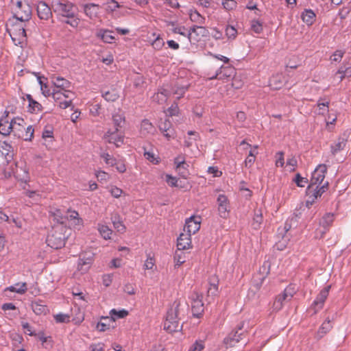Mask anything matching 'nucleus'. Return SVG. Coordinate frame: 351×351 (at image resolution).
<instances>
[{"label": "nucleus", "instance_id": "f257e3e1", "mask_svg": "<svg viewBox=\"0 0 351 351\" xmlns=\"http://www.w3.org/2000/svg\"><path fill=\"white\" fill-rule=\"evenodd\" d=\"M24 22L10 19L6 24V29L13 43L16 46L23 47L26 41V33Z\"/></svg>", "mask_w": 351, "mask_h": 351}, {"label": "nucleus", "instance_id": "f03ea898", "mask_svg": "<svg viewBox=\"0 0 351 351\" xmlns=\"http://www.w3.org/2000/svg\"><path fill=\"white\" fill-rule=\"evenodd\" d=\"M12 133L14 136L26 141H31L34 137V130L32 125L26 126L25 121L21 117L12 119Z\"/></svg>", "mask_w": 351, "mask_h": 351}, {"label": "nucleus", "instance_id": "7ed1b4c3", "mask_svg": "<svg viewBox=\"0 0 351 351\" xmlns=\"http://www.w3.org/2000/svg\"><path fill=\"white\" fill-rule=\"evenodd\" d=\"M180 302L175 301L167 313L164 322V329L168 332L178 331L180 328L179 318Z\"/></svg>", "mask_w": 351, "mask_h": 351}, {"label": "nucleus", "instance_id": "20e7f679", "mask_svg": "<svg viewBox=\"0 0 351 351\" xmlns=\"http://www.w3.org/2000/svg\"><path fill=\"white\" fill-rule=\"evenodd\" d=\"M296 292L297 289L295 285L291 284L288 285L282 293L276 296L272 304L273 311H280L283 308L285 302L290 301Z\"/></svg>", "mask_w": 351, "mask_h": 351}, {"label": "nucleus", "instance_id": "39448f33", "mask_svg": "<svg viewBox=\"0 0 351 351\" xmlns=\"http://www.w3.org/2000/svg\"><path fill=\"white\" fill-rule=\"evenodd\" d=\"M14 17L15 21L27 22L32 16V8L28 1H16L13 8Z\"/></svg>", "mask_w": 351, "mask_h": 351}, {"label": "nucleus", "instance_id": "423d86ee", "mask_svg": "<svg viewBox=\"0 0 351 351\" xmlns=\"http://www.w3.org/2000/svg\"><path fill=\"white\" fill-rule=\"evenodd\" d=\"M244 324L240 323L236 330H232L224 339L223 343L227 348H231L236 346L243 338V332L241 331Z\"/></svg>", "mask_w": 351, "mask_h": 351}, {"label": "nucleus", "instance_id": "0eeeda50", "mask_svg": "<svg viewBox=\"0 0 351 351\" xmlns=\"http://www.w3.org/2000/svg\"><path fill=\"white\" fill-rule=\"evenodd\" d=\"M327 166L324 164L319 165L312 173L308 190L315 185H320L325 178Z\"/></svg>", "mask_w": 351, "mask_h": 351}, {"label": "nucleus", "instance_id": "6e6552de", "mask_svg": "<svg viewBox=\"0 0 351 351\" xmlns=\"http://www.w3.org/2000/svg\"><path fill=\"white\" fill-rule=\"evenodd\" d=\"M94 262V254L84 253L80 255L77 263V270L82 274H85L88 271L92 264Z\"/></svg>", "mask_w": 351, "mask_h": 351}, {"label": "nucleus", "instance_id": "1a4fd4ad", "mask_svg": "<svg viewBox=\"0 0 351 351\" xmlns=\"http://www.w3.org/2000/svg\"><path fill=\"white\" fill-rule=\"evenodd\" d=\"M330 289V285L326 286L322 289L312 303L311 308L314 310L315 313L324 307V303L328 296Z\"/></svg>", "mask_w": 351, "mask_h": 351}, {"label": "nucleus", "instance_id": "9d476101", "mask_svg": "<svg viewBox=\"0 0 351 351\" xmlns=\"http://www.w3.org/2000/svg\"><path fill=\"white\" fill-rule=\"evenodd\" d=\"M67 224L69 228L80 230L83 227L84 222L77 211L67 210Z\"/></svg>", "mask_w": 351, "mask_h": 351}, {"label": "nucleus", "instance_id": "9b49d317", "mask_svg": "<svg viewBox=\"0 0 351 351\" xmlns=\"http://www.w3.org/2000/svg\"><path fill=\"white\" fill-rule=\"evenodd\" d=\"M207 34L208 30L204 27L194 25L188 32L187 38L191 43H197Z\"/></svg>", "mask_w": 351, "mask_h": 351}, {"label": "nucleus", "instance_id": "f8f14e48", "mask_svg": "<svg viewBox=\"0 0 351 351\" xmlns=\"http://www.w3.org/2000/svg\"><path fill=\"white\" fill-rule=\"evenodd\" d=\"M105 140L109 143H112L116 147H121L124 143V135L119 132L117 128L114 131H108L104 135Z\"/></svg>", "mask_w": 351, "mask_h": 351}, {"label": "nucleus", "instance_id": "ddd939ff", "mask_svg": "<svg viewBox=\"0 0 351 351\" xmlns=\"http://www.w3.org/2000/svg\"><path fill=\"white\" fill-rule=\"evenodd\" d=\"M191 310L194 316L199 317L204 312L202 296L196 292L191 294Z\"/></svg>", "mask_w": 351, "mask_h": 351}, {"label": "nucleus", "instance_id": "4468645a", "mask_svg": "<svg viewBox=\"0 0 351 351\" xmlns=\"http://www.w3.org/2000/svg\"><path fill=\"white\" fill-rule=\"evenodd\" d=\"M200 226L201 217L199 216H191L186 219L183 230L191 234H194L199 230Z\"/></svg>", "mask_w": 351, "mask_h": 351}, {"label": "nucleus", "instance_id": "2eb2a0df", "mask_svg": "<svg viewBox=\"0 0 351 351\" xmlns=\"http://www.w3.org/2000/svg\"><path fill=\"white\" fill-rule=\"evenodd\" d=\"M218 212L221 217L227 218L230 213V202L228 197L220 194L217 197Z\"/></svg>", "mask_w": 351, "mask_h": 351}, {"label": "nucleus", "instance_id": "dca6fc26", "mask_svg": "<svg viewBox=\"0 0 351 351\" xmlns=\"http://www.w3.org/2000/svg\"><path fill=\"white\" fill-rule=\"evenodd\" d=\"M191 235L190 233L183 230V232L178 238V250H184L192 247Z\"/></svg>", "mask_w": 351, "mask_h": 351}, {"label": "nucleus", "instance_id": "f3484780", "mask_svg": "<svg viewBox=\"0 0 351 351\" xmlns=\"http://www.w3.org/2000/svg\"><path fill=\"white\" fill-rule=\"evenodd\" d=\"M49 246L54 249H60L65 245V238L57 234L49 235L47 239Z\"/></svg>", "mask_w": 351, "mask_h": 351}, {"label": "nucleus", "instance_id": "a211bd4d", "mask_svg": "<svg viewBox=\"0 0 351 351\" xmlns=\"http://www.w3.org/2000/svg\"><path fill=\"white\" fill-rule=\"evenodd\" d=\"M235 69L232 66H221L215 73V77H218L219 80H228L229 78L234 75Z\"/></svg>", "mask_w": 351, "mask_h": 351}, {"label": "nucleus", "instance_id": "6ab92c4d", "mask_svg": "<svg viewBox=\"0 0 351 351\" xmlns=\"http://www.w3.org/2000/svg\"><path fill=\"white\" fill-rule=\"evenodd\" d=\"M37 14L43 20H48L52 15L51 8L46 1H38L37 4Z\"/></svg>", "mask_w": 351, "mask_h": 351}, {"label": "nucleus", "instance_id": "aec40b11", "mask_svg": "<svg viewBox=\"0 0 351 351\" xmlns=\"http://www.w3.org/2000/svg\"><path fill=\"white\" fill-rule=\"evenodd\" d=\"M95 36L105 43L112 44L114 43L115 37L112 35V32L107 29H98L95 32Z\"/></svg>", "mask_w": 351, "mask_h": 351}, {"label": "nucleus", "instance_id": "412c9836", "mask_svg": "<svg viewBox=\"0 0 351 351\" xmlns=\"http://www.w3.org/2000/svg\"><path fill=\"white\" fill-rule=\"evenodd\" d=\"M334 221V215L331 213L325 214L319 221V224L323 227L324 230L321 231L319 238L322 239L324 234L328 231L330 227Z\"/></svg>", "mask_w": 351, "mask_h": 351}, {"label": "nucleus", "instance_id": "4be33fe9", "mask_svg": "<svg viewBox=\"0 0 351 351\" xmlns=\"http://www.w3.org/2000/svg\"><path fill=\"white\" fill-rule=\"evenodd\" d=\"M113 319L110 318L108 316L102 317L96 324L95 329L99 332H105L113 328Z\"/></svg>", "mask_w": 351, "mask_h": 351}, {"label": "nucleus", "instance_id": "5701e85b", "mask_svg": "<svg viewBox=\"0 0 351 351\" xmlns=\"http://www.w3.org/2000/svg\"><path fill=\"white\" fill-rule=\"evenodd\" d=\"M333 326L332 322L327 318L320 326L318 330L315 334V338L317 339H321L327 333H328L332 328Z\"/></svg>", "mask_w": 351, "mask_h": 351}, {"label": "nucleus", "instance_id": "b1692460", "mask_svg": "<svg viewBox=\"0 0 351 351\" xmlns=\"http://www.w3.org/2000/svg\"><path fill=\"white\" fill-rule=\"evenodd\" d=\"M170 94V91L168 89L162 87L159 88L158 92L153 95L152 99L154 101L159 104H162L167 101Z\"/></svg>", "mask_w": 351, "mask_h": 351}, {"label": "nucleus", "instance_id": "393cba45", "mask_svg": "<svg viewBox=\"0 0 351 351\" xmlns=\"http://www.w3.org/2000/svg\"><path fill=\"white\" fill-rule=\"evenodd\" d=\"M52 97L62 109H66V90L53 89Z\"/></svg>", "mask_w": 351, "mask_h": 351}, {"label": "nucleus", "instance_id": "a878e982", "mask_svg": "<svg viewBox=\"0 0 351 351\" xmlns=\"http://www.w3.org/2000/svg\"><path fill=\"white\" fill-rule=\"evenodd\" d=\"M31 306L34 313L38 315H45L49 312L48 306L45 305L43 301L40 300L33 302L31 304Z\"/></svg>", "mask_w": 351, "mask_h": 351}, {"label": "nucleus", "instance_id": "bb28decb", "mask_svg": "<svg viewBox=\"0 0 351 351\" xmlns=\"http://www.w3.org/2000/svg\"><path fill=\"white\" fill-rule=\"evenodd\" d=\"M12 119L10 121L8 117H2L0 119V134L3 136H8L12 133Z\"/></svg>", "mask_w": 351, "mask_h": 351}, {"label": "nucleus", "instance_id": "cd10ccee", "mask_svg": "<svg viewBox=\"0 0 351 351\" xmlns=\"http://www.w3.org/2000/svg\"><path fill=\"white\" fill-rule=\"evenodd\" d=\"M0 149L2 152V154L5 155V158L8 162L12 159L14 156V150L10 144L5 141L2 142L0 145Z\"/></svg>", "mask_w": 351, "mask_h": 351}, {"label": "nucleus", "instance_id": "c85d7f7f", "mask_svg": "<svg viewBox=\"0 0 351 351\" xmlns=\"http://www.w3.org/2000/svg\"><path fill=\"white\" fill-rule=\"evenodd\" d=\"M101 96L106 101L110 102L117 101L120 97L119 90L115 88L103 92Z\"/></svg>", "mask_w": 351, "mask_h": 351}, {"label": "nucleus", "instance_id": "c756f323", "mask_svg": "<svg viewBox=\"0 0 351 351\" xmlns=\"http://www.w3.org/2000/svg\"><path fill=\"white\" fill-rule=\"evenodd\" d=\"M301 18L304 23H305L308 26H311L314 23L316 15L313 10H305L302 13Z\"/></svg>", "mask_w": 351, "mask_h": 351}, {"label": "nucleus", "instance_id": "7c9ffc66", "mask_svg": "<svg viewBox=\"0 0 351 351\" xmlns=\"http://www.w3.org/2000/svg\"><path fill=\"white\" fill-rule=\"evenodd\" d=\"M155 128L152 123L147 119L142 121L141 124L140 132L142 135L146 136L149 134H153Z\"/></svg>", "mask_w": 351, "mask_h": 351}, {"label": "nucleus", "instance_id": "2f4dec72", "mask_svg": "<svg viewBox=\"0 0 351 351\" xmlns=\"http://www.w3.org/2000/svg\"><path fill=\"white\" fill-rule=\"evenodd\" d=\"M186 255L183 250H178L173 256V262L175 268L180 267L183 263L186 262Z\"/></svg>", "mask_w": 351, "mask_h": 351}, {"label": "nucleus", "instance_id": "473e14b6", "mask_svg": "<svg viewBox=\"0 0 351 351\" xmlns=\"http://www.w3.org/2000/svg\"><path fill=\"white\" fill-rule=\"evenodd\" d=\"M258 148V145H254L252 147V149L250 151L248 156L246 157V158L244 161L245 167L250 168L253 165V164L255 161V159H256V156L258 154V152H257Z\"/></svg>", "mask_w": 351, "mask_h": 351}, {"label": "nucleus", "instance_id": "72a5a7b5", "mask_svg": "<svg viewBox=\"0 0 351 351\" xmlns=\"http://www.w3.org/2000/svg\"><path fill=\"white\" fill-rule=\"evenodd\" d=\"M99 10V5L95 3H89L86 5L84 7V12L86 14L90 19H94L97 16Z\"/></svg>", "mask_w": 351, "mask_h": 351}, {"label": "nucleus", "instance_id": "f704fd0d", "mask_svg": "<svg viewBox=\"0 0 351 351\" xmlns=\"http://www.w3.org/2000/svg\"><path fill=\"white\" fill-rule=\"evenodd\" d=\"M97 230L100 235L105 239L108 240L111 239L112 230L106 225L102 223L97 224Z\"/></svg>", "mask_w": 351, "mask_h": 351}, {"label": "nucleus", "instance_id": "c9c22d12", "mask_svg": "<svg viewBox=\"0 0 351 351\" xmlns=\"http://www.w3.org/2000/svg\"><path fill=\"white\" fill-rule=\"evenodd\" d=\"M283 85L282 75H273L269 80V86L274 90L280 89Z\"/></svg>", "mask_w": 351, "mask_h": 351}, {"label": "nucleus", "instance_id": "e433bc0d", "mask_svg": "<svg viewBox=\"0 0 351 351\" xmlns=\"http://www.w3.org/2000/svg\"><path fill=\"white\" fill-rule=\"evenodd\" d=\"M263 217L261 210H256L253 217L252 226L255 230H258L263 223Z\"/></svg>", "mask_w": 351, "mask_h": 351}, {"label": "nucleus", "instance_id": "4c0bfd02", "mask_svg": "<svg viewBox=\"0 0 351 351\" xmlns=\"http://www.w3.org/2000/svg\"><path fill=\"white\" fill-rule=\"evenodd\" d=\"M109 314V317L113 319V322L114 323L117 319H122L127 317L129 315V312L125 309L117 310L113 308L110 310Z\"/></svg>", "mask_w": 351, "mask_h": 351}, {"label": "nucleus", "instance_id": "58836bf2", "mask_svg": "<svg viewBox=\"0 0 351 351\" xmlns=\"http://www.w3.org/2000/svg\"><path fill=\"white\" fill-rule=\"evenodd\" d=\"M51 80L53 84V89L66 90V80L58 75H54L51 77Z\"/></svg>", "mask_w": 351, "mask_h": 351}, {"label": "nucleus", "instance_id": "ea45409f", "mask_svg": "<svg viewBox=\"0 0 351 351\" xmlns=\"http://www.w3.org/2000/svg\"><path fill=\"white\" fill-rule=\"evenodd\" d=\"M346 145V141L343 138H338L331 146V153L333 155L337 154L339 152L343 150Z\"/></svg>", "mask_w": 351, "mask_h": 351}, {"label": "nucleus", "instance_id": "a19ab883", "mask_svg": "<svg viewBox=\"0 0 351 351\" xmlns=\"http://www.w3.org/2000/svg\"><path fill=\"white\" fill-rule=\"evenodd\" d=\"M74 311L75 316L72 317L71 319H69L70 317L67 315V322H72L75 324H79L84 319V315L79 307H75L74 309H71V312Z\"/></svg>", "mask_w": 351, "mask_h": 351}, {"label": "nucleus", "instance_id": "79ce46f5", "mask_svg": "<svg viewBox=\"0 0 351 351\" xmlns=\"http://www.w3.org/2000/svg\"><path fill=\"white\" fill-rule=\"evenodd\" d=\"M112 224H113L114 228H115V230L117 232H119L120 233H123V232H125L126 227L123 224V221L121 220L120 216L119 215H116L112 218Z\"/></svg>", "mask_w": 351, "mask_h": 351}, {"label": "nucleus", "instance_id": "37998d69", "mask_svg": "<svg viewBox=\"0 0 351 351\" xmlns=\"http://www.w3.org/2000/svg\"><path fill=\"white\" fill-rule=\"evenodd\" d=\"M16 286L18 287H16L14 286H10L9 287H7L5 289V291H9L15 292V293H17L19 294H23L27 291V285L25 282H23L21 284L18 283L16 285Z\"/></svg>", "mask_w": 351, "mask_h": 351}, {"label": "nucleus", "instance_id": "c03bdc74", "mask_svg": "<svg viewBox=\"0 0 351 351\" xmlns=\"http://www.w3.org/2000/svg\"><path fill=\"white\" fill-rule=\"evenodd\" d=\"M27 99L29 101V110L31 112H36L41 110V105L34 100L30 95H27Z\"/></svg>", "mask_w": 351, "mask_h": 351}, {"label": "nucleus", "instance_id": "a18cd8bd", "mask_svg": "<svg viewBox=\"0 0 351 351\" xmlns=\"http://www.w3.org/2000/svg\"><path fill=\"white\" fill-rule=\"evenodd\" d=\"M337 119V115L336 114H329L326 118V128L329 131H332L336 123Z\"/></svg>", "mask_w": 351, "mask_h": 351}, {"label": "nucleus", "instance_id": "49530a36", "mask_svg": "<svg viewBox=\"0 0 351 351\" xmlns=\"http://www.w3.org/2000/svg\"><path fill=\"white\" fill-rule=\"evenodd\" d=\"M187 90V86L176 85L172 88V93L177 95V99H179L184 96Z\"/></svg>", "mask_w": 351, "mask_h": 351}, {"label": "nucleus", "instance_id": "de8ad7c7", "mask_svg": "<svg viewBox=\"0 0 351 351\" xmlns=\"http://www.w3.org/2000/svg\"><path fill=\"white\" fill-rule=\"evenodd\" d=\"M112 120L116 128H121L125 122V116L122 112H117L112 115Z\"/></svg>", "mask_w": 351, "mask_h": 351}, {"label": "nucleus", "instance_id": "09e8293b", "mask_svg": "<svg viewBox=\"0 0 351 351\" xmlns=\"http://www.w3.org/2000/svg\"><path fill=\"white\" fill-rule=\"evenodd\" d=\"M154 36H156L155 39L151 43L152 46L156 50H160L165 45L163 39L159 34L156 35L155 33L153 34Z\"/></svg>", "mask_w": 351, "mask_h": 351}, {"label": "nucleus", "instance_id": "8fccbe9b", "mask_svg": "<svg viewBox=\"0 0 351 351\" xmlns=\"http://www.w3.org/2000/svg\"><path fill=\"white\" fill-rule=\"evenodd\" d=\"M171 25L172 26L171 32L173 34H178L187 37L188 32L184 26L176 25L174 23H171Z\"/></svg>", "mask_w": 351, "mask_h": 351}, {"label": "nucleus", "instance_id": "3c124183", "mask_svg": "<svg viewBox=\"0 0 351 351\" xmlns=\"http://www.w3.org/2000/svg\"><path fill=\"white\" fill-rule=\"evenodd\" d=\"M95 176L97 178V180L100 182H107L110 179V176L102 170H98L95 172Z\"/></svg>", "mask_w": 351, "mask_h": 351}, {"label": "nucleus", "instance_id": "603ef678", "mask_svg": "<svg viewBox=\"0 0 351 351\" xmlns=\"http://www.w3.org/2000/svg\"><path fill=\"white\" fill-rule=\"evenodd\" d=\"M188 134L189 136H193V138H189V139H186L184 141V145L187 147H189L192 145L193 141H196L199 138V135L195 131H189Z\"/></svg>", "mask_w": 351, "mask_h": 351}, {"label": "nucleus", "instance_id": "864d4df0", "mask_svg": "<svg viewBox=\"0 0 351 351\" xmlns=\"http://www.w3.org/2000/svg\"><path fill=\"white\" fill-rule=\"evenodd\" d=\"M101 158L104 160L106 165L114 167L117 160L108 153H104L101 155Z\"/></svg>", "mask_w": 351, "mask_h": 351}, {"label": "nucleus", "instance_id": "5fc2aeb1", "mask_svg": "<svg viewBox=\"0 0 351 351\" xmlns=\"http://www.w3.org/2000/svg\"><path fill=\"white\" fill-rule=\"evenodd\" d=\"M218 292V283L217 282H210L209 287L208 288L207 293L208 296H215L217 294Z\"/></svg>", "mask_w": 351, "mask_h": 351}, {"label": "nucleus", "instance_id": "6e6d98bb", "mask_svg": "<svg viewBox=\"0 0 351 351\" xmlns=\"http://www.w3.org/2000/svg\"><path fill=\"white\" fill-rule=\"evenodd\" d=\"M160 130L168 141L176 137V132L173 129L170 128L163 130L162 125H160Z\"/></svg>", "mask_w": 351, "mask_h": 351}, {"label": "nucleus", "instance_id": "4d7b16f0", "mask_svg": "<svg viewBox=\"0 0 351 351\" xmlns=\"http://www.w3.org/2000/svg\"><path fill=\"white\" fill-rule=\"evenodd\" d=\"M189 165L186 163L181 164L180 167L176 166V170L178 172V173L183 178H186L189 175L188 170Z\"/></svg>", "mask_w": 351, "mask_h": 351}, {"label": "nucleus", "instance_id": "13d9d810", "mask_svg": "<svg viewBox=\"0 0 351 351\" xmlns=\"http://www.w3.org/2000/svg\"><path fill=\"white\" fill-rule=\"evenodd\" d=\"M317 106L320 110L319 113L320 114H324L325 111H328L329 101L319 99L317 101Z\"/></svg>", "mask_w": 351, "mask_h": 351}, {"label": "nucleus", "instance_id": "bf43d9fd", "mask_svg": "<svg viewBox=\"0 0 351 351\" xmlns=\"http://www.w3.org/2000/svg\"><path fill=\"white\" fill-rule=\"evenodd\" d=\"M226 35L228 39H235L237 35V30L231 25H228L226 28Z\"/></svg>", "mask_w": 351, "mask_h": 351}, {"label": "nucleus", "instance_id": "052dcab7", "mask_svg": "<svg viewBox=\"0 0 351 351\" xmlns=\"http://www.w3.org/2000/svg\"><path fill=\"white\" fill-rule=\"evenodd\" d=\"M122 5H120L118 1H108L106 5V10L108 12H116L117 8H121Z\"/></svg>", "mask_w": 351, "mask_h": 351}, {"label": "nucleus", "instance_id": "680f3d73", "mask_svg": "<svg viewBox=\"0 0 351 351\" xmlns=\"http://www.w3.org/2000/svg\"><path fill=\"white\" fill-rule=\"evenodd\" d=\"M251 29L256 34H260L263 31V25L258 21L252 20L251 22Z\"/></svg>", "mask_w": 351, "mask_h": 351}, {"label": "nucleus", "instance_id": "e2e57ef3", "mask_svg": "<svg viewBox=\"0 0 351 351\" xmlns=\"http://www.w3.org/2000/svg\"><path fill=\"white\" fill-rule=\"evenodd\" d=\"M42 137L45 141L49 139V142H52L53 138L52 129L50 127H46L43 132Z\"/></svg>", "mask_w": 351, "mask_h": 351}, {"label": "nucleus", "instance_id": "0e129e2a", "mask_svg": "<svg viewBox=\"0 0 351 351\" xmlns=\"http://www.w3.org/2000/svg\"><path fill=\"white\" fill-rule=\"evenodd\" d=\"M102 284L106 287H108L111 285L113 280L112 274H106L101 276Z\"/></svg>", "mask_w": 351, "mask_h": 351}, {"label": "nucleus", "instance_id": "69168bd1", "mask_svg": "<svg viewBox=\"0 0 351 351\" xmlns=\"http://www.w3.org/2000/svg\"><path fill=\"white\" fill-rule=\"evenodd\" d=\"M276 167H282L285 164L284 153L282 152H278L276 154Z\"/></svg>", "mask_w": 351, "mask_h": 351}, {"label": "nucleus", "instance_id": "338daca9", "mask_svg": "<svg viewBox=\"0 0 351 351\" xmlns=\"http://www.w3.org/2000/svg\"><path fill=\"white\" fill-rule=\"evenodd\" d=\"M110 194L112 196H113L115 198H119L121 196L123 191L120 188L116 186H112L109 190Z\"/></svg>", "mask_w": 351, "mask_h": 351}, {"label": "nucleus", "instance_id": "774afa93", "mask_svg": "<svg viewBox=\"0 0 351 351\" xmlns=\"http://www.w3.org/2000/svg\"><path fill=\"white\" fill-rule=\"evenodd\" d=\"M204 348V342L196 341L189 348V351H202Z\"/></svg>", "mask_w": 351, "mask_h": 351}]
</instances>
